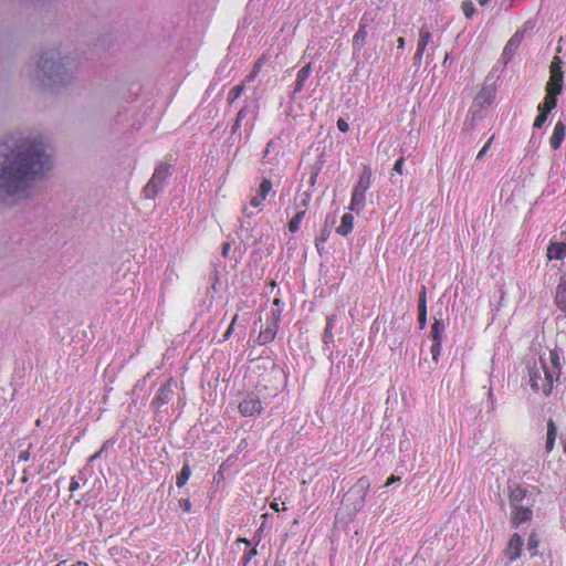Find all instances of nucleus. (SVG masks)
<instances>
[{
	"instance_id": "obj_16",
	"label": "nucleus",
	"mask_w": 566,
	"mask_h": 566,
	"mask_svg": "<svg viewBox=\"0 0 566 566\" xmlns=\"http://www.w3.org/2000/svg\"><path fill=\"white\" fill-rule=\"evenodd\" d=\"M566 125L558 120L554 127L553 134L549 138V144L553 149H558L565 138Z\"/></svg>"
},
{
	"instance_id": "obj_24",
	"label": "nucleus",
	"mask_w": 566,
	"mask_h": 566,
	"mask_svg": "<svg viewBox=\"0 0 566 566\" xmlns=\"http://www.w3.org/2000/svg\"><path fill=\"white\" fill-rule=\"evenodd\" d=\"M558 308L566 313V280H562L556 289L555 296Z\"/></svg>"
},
{
	"instance_id": "obj_25",
	"label": "nucleus",
	"mask_w": 566,
	"mask_h": 566,
	"mask_svg": "<svg viewBox=\"0 0 566 566\" xmlns=\"http://www.w3.org/2000/svg\"><path fill=\"white\" fill-rule=\"evenodd\" d=\"M367 35L368 32L366 27L364 24L359 25V29L353 36V48L355 51H360L364 48Z\"/></svg>"
},
{
	"instance_id": "obj_5",
	"label": "nucleus",
	"mask_w": 566,
	"mask_h": 566,
	"mask_svg": "<svg viewBox=\"0 0 566 566\" xmlns=\"http://www.w3.org/2000/svg\"><path fill=\"white\" fill-rule=\"evenodd\" d=\"M371 186V169L364 167L363 172L359 176L357 185L354 187L349 203V210L360 213L366 203V192Z\"/></svg>"
},
{
	"instance_id": "obj_33",
	"label": "nucleus",
	"mask_w": 566,
	"mask_h": 566,
	"mask_svg": "<svg viewBox=\"0 0 566 566\" xmlns=\"http://www.w3.org/2000/svg\"><path fill=\"white\" fill-rule=\"evenodd\" d=\"M520 40H521V36L516 33L514 34L510 41L506 43L505 48H504V53L505 54H509L513 51H515V49L517 48L518 43H520Z\"/></svg>"
},
{
	"instance_id": "obj_35",
	"label": "nucleus",
	"mask_w": 566,
	"mask_h": 566,
	"mask_svg": "<svg viewBox=\"0 0 566 566\" xmlns=\"http://www.w3.org/2000/svg\"><path fill=\"white\" fill-rule=\"evenodd\" d=\"M547 115H548L547 112H545L543 109H538V115L535 118L533 126L535 128H541L544 125V123L546 122Z\"/></svg>"
},
{
	"instance_id": "obj_8",
	"label": "nucleus",
	"mask_w": 566,
	"mask_h": 566,
	"mask_svg": "<svg viewBox=\"0 0 566 566\" xmlns=\"http://www.w3.org/2000/svg\"><path fill=\"white\" fill-rule=\"evenodd\" d=\"M262 402L258 395L248 394L239 403V411L243 417H255L262 412Z\"/></svg>"
},
{
	"instance_id": "obj_59",
	"label": "nucleus",
	"mask_w": 566,
	"mask_h": 566,
	"mask_svg": "<svg viewBox=\"0 0 566 566\" xmlns=\"http://www.w3.org/2000/svg\"><path fill=\"white\" fill-rule=\"evenodd\" d=\"M273 304L279 306L281 304V300L280 298H274Z\"/></svg>"
},
{
	"instance_id": "obj_9",
	"label": "nucleus",
	"mask_w": 566,
	"mask_h": 566,
	"mask_svg": "<svg viewBox=\"0 0 566 566\" xmlns=\"http://www.w3.org/2000/svg\"><path fill=\"white\" fill-rule=\"evenodd\" d=\"M281 319V311H272L271 313V322L268 324V326L263 329H261L258 340L260 344H268L272 342L277 333L279 329V322Z\"/></svg>"
},
{
	"instance_id": "obj_7",
	"label": "nucleus",
	"mask_w": 566,
	"mask_h": 566,
	"mask_svg": "<svg viewBox=\"0 0 566 566\" xmlns=\"http://www.w3.org/2000/svg\"><path fill=\"white\" fill-rule=\"evenodd\" d=\"M563 61L559 56H554L549 66V80L546 84V91L562 93L564 86V72L562 70Z\"/></svg>"
},
{
	"instance_id": "obj_50",
	"label": "nucleus",
	"mask_w": 566,
	"mask_h": 566,
	"mask_svg": "<svg viewBox=\"0 0 566 566\" xmlns=\"http://www.w3.org/2000/svg\"><path fill=\"white\" fill-rule=\"evenodd\" d=\"M397 44H398V48H399V49H403V48H405V44H406L405 39H403V38H401V36H400V38H398V40H397Z\"/></svg>"
},
{
	"instance_id": "obj_4",
	"label": "nucleus",
	"mask_w": 566,
	"mask_h": 566,
	"mask_svg": "<svg viewBox=\"0 0 566 566\" xmlns=\"http://www.w3.org/2000/svg\"><path fill=\"white\" fill-rule=\"evenodd\" d=\"M258 115L259 103L256 101H245L231 127L232 135H238L240 142L242 139L247 142L254 129Z\"/></svg>"
},
{
	"instance_id": "obj_52",
	"label": "nucleus",
	"mask_w": 566,
	"mask_h": 566,
	"mask_svg": "<svg viewBox=\"0 0 566 566\" xmlns=\"http://www.w3.org/2000/svg\"><path fill=\"white\" fill-rule=\"evenodd\" d=\"M274 142L273 140H270L266 145V149L264 151V156H266L269 153H270V149H272V146H273Z\"/></svg>"
},
{
	"instance_id": "obj_18",
	"label": "nucleus",
	"mask_w": 566,
	"mask_h": 566,
	"mask_svg": "<svg viewBox=\"0 0 566 566\" xmlns=\"http://www.w3.org/2000/svg\"><path fill=\"white\" fill-rule=\"evenodd\" d=\"M566 256V244L563 242H552L547 248V258L549 260H563Z\"/></svg>"
},
{
	"instance_id": "obj_34",
	"label": "nucleus",
	"mask_w": 566,
	"mask_h": 566,
	"mask_svg": "<svg viewBox=\"0 0 566 566\" xmlns=\"http://www.w3.org/2000/svg\"><path fill=\"white\" fill-rule=\"evenodd\" d=\"M261 65H262V64H261V61H258V62L254 64V66H253L252 71L249 73V75H247V77H245V80H244V82H243L244 84H245V83L253 82V81L255 80V77L258 76V74H259V72H260V70H261Z\"/></svg>"
},
{
	"instance_id": "obj_11",
	"label": "nucleus",
	"mask_w": 566,
	"mask_h": 566,
	"mask_svg": "<svg viewBox=\"0 0 566 566\" xmlns=\"http://www.w3.org/2000/svg\"><path fill=\"white\" fill-rule=\"evenodd\" d=\"M174 385H175V382L172 381V379H169L165 385H163L158 389V391L153 400V403L158 407L168 403L174 395V389H172Z\"/></svg>"
},
{
	"instance_id": "obj_46",
	"label": "nucleus",
	"mask_w": 566,
	"mask_h": 566,
	"mask_svg": "<svg viewBox=\"0 0 566 566\" xmlns=\"http://www.w3.org/2000/svg\"><path fill=\"white\" fill-rule=\"evenodd\" d=\"M328 234H329L328 231H326V230L322 231L321 237L317 239V242H316V248L318 250H319L321 243L323 244L327 240Z\"/></svg>"
},
{
	"instance_id": "obj_28",
	"label": "nucleus",
	"mask_w": 566,
	"mask_h": 566,
	"mask_svg": "<svg viewBox=\"0 0 566 566\" xmlns=\"http://www.w3.org/2000/svg\"><path fill=\"white\" fill-rule=\"evenodd\" d=\"M191 470L188 463H185L180 473L177 476L176 484L178 488H182L189 480Z\"/></svg>"
},
{
	"instance_id": "obj_22",
	"label": "nucleus",
	"mask_w": 566,
	"mask_h": 566,
	"mask_svg": "<svg viewBox=\"0 0 566 566\" xmlns=\"http://www.w3.org/2000/svg\"><path fill=\"white\" fill-rule=\"evenodd\" d=\"M354 227V217L350 213L343 214L340 224L337 227L336 232L339 235L346 237L349 234Z\"/></svg>"
},
{
	"instance_id": "obj_47",
	"label": "nucleus",
	"mask_w": 566,
	"mask_h": 566,
	"mask_svg": "<svg viewBox=\"0 0 566 566\" xmlns=\"http://www.w3.org/2000/svg\"><path fill=\"white\" fill-rule=\"evenodd\" d=\"M418 323H419V326L420 328H424L426 327V323H427V314H419L418 313Z\"/></svg>"
},
{
	"instance_id": "obj_45",
	"label": "nucleus",
	"mask_w": 566,
	"mask_h": 566,
	"mask_svg": "<svg viewBox=\"0 0 566 566\" xmlns=\"http://www.w3.org/2000/svg\"><path fill=\"white\" fill-rule=\"evenodd\" d=\"M237 319H238V314H237V315H234V317L232 318V321H231V323H230V326L228 327L227 332L224 333V335H223L224 339H228V338L230 337V335H231V333H232V331H233V326H234V324H235Z\"/></svg>"
},
{
	"instance_id": "obj_42",
	"label": "nucleus",
	"mask_w": 566,
	"mask_h": 566,
	"mask_svg": "<svg viewBox=\"0 0 566 566\" xmlns=\"http://www.w3.org/2000/svg\"><path fill=\"white\" fill-rule=\"evenodd\" d=\"M403 163H405V158H403V156H401L400 158L397 159V161L394 166V171H396L399 175H402L403 174V170H402Z\"/></svg>"
},
{
	"instance_id": "obj_61",
	"label": "nucleus",
	"mask_w": 566,
	"mask_h": 566,
	"mask_svg": "<svg viewBox=\"0 0 566 566\" xmlns=\"http://www.w3.org/2000/svg\"><path fill=\"white\" fill-rule=\"evenodd\" d=\"M55 566H66V562L63 560V562H60L59 564H56Z\"/></svg>"
},
{
	"instance_id": "obj_27",
	"label": "nucleus",
	"mask_w": 566,
	"mask_h": 566,
	"mask_svg": "<svg viewBox=\"0 0 566 566\" xmlns=\"http://www.w3.org/2000/svg\"><path fill=\"white\" fill-rule=\"evenodd\" d=\"M337 321V317L336 315H329L327 317V323H326V327H325V331H324V342L325 343H328V342H332L333 338H334V335H333V328H334V325Z\"/></svg>"
},
{
	"instance_id": "obj_49",
	"label": "nucleus",
	"mask_w": 566,
	"mask_h": 566,
	"mask_svg": "<svg viewBox=\"0 0 566 566\" xmlns=\"http://www.w3.org/2000/svg\"><path fill=\"white\" fill-rule=\"evenodd\" d=\"M399 480H400V478H399V476L391 475V476L387 480V482H386V484H385V485H386V486H388V485H390V484H392V483H395V482H397V481H399Z\"/></svg>"
},
{
	"instance_id": "obj_21",
	"label": "nucleus",
	"mask_w": 566,
	"mask_h": 566,
	"mask_svg": "<svg viewBox=\"0 0 566 566\" xmlns=\"http://www.w3.org/2000/svg\"><path fill=\"white\" fill-rule=\"evenodd\" d=\"M311 64H306L297 72L294 94L300 93L304 88V85L311 75Z\"/></svg>"
},
{
	"instance_id": "obj_12",
	"label": "nucleus",
	"mask_w": 566,
	"mask_h": 566,
	"mask_svg": "<svg viewBox=\"0 0 566 566\" xmlns=\"http://www.w3.org/2000/svg\"><path fill=\"white\" fill-rule=\"evenodd\" d=\"M271 190L272 181L270 179H263L259 186L258 193L250 199V206L252 208H260Z\"/></svg>"
},
{
	"instance_id": "obj_57",
	"label": "nucleus",
	"mask_w": 566,
	"mask_h": 566,
	"mask_svg": "<svg viewBox=\"0 0 566 566\" xmlns=\"http://www.w3.org/2000/svg\"><path fill=\"white\" fill-rule=\"evenodd\" d=\"M478 2L480 6H486L490 2V0H478Z\"/></svg>"
},
{
	"instance_id": "obj_44",
	"label": "nucleus",
	"mask_w": 566,
	"mask_h": 566,
	"mask_svg": "<svg viewBox=\"0 0 566 566\" xmlns=\"http://www.w3.org/2000/svg\"><path fill=\"white\" fill-rule=\"evenodd\" d=\"M337 128L342 132V133H347L349 130V125L348 123L343 119V118H339L337 120Z\"/></svg>"
},
{
	"instance_id": "obj_13",
	"label": "nucleus",
	"mask_w": 566,
	"mask_h": 566,
	"mask_svg": "<svg viewBox=\"0 0 566 566\" xmlns=\"http://www.w3.org/2000/svg\"><path fill=\"white\" fill-rule=\"evenodd\" d=\"M512 524L518 527L521 524L528 522L532 518L533 512L530 507L518 505L512 507Z\"/></svg>"
},
{
	"instance_id": "obj_53",
	"label": "nucleus",
	"mask_w": 566,
	"mask_h": 566,
	"mask_svg": "<svg viewBox=\"0 0 566 566\" xmlns=\"http://www.w3.org/2000/svg\"><path fill=\"white\" fill-rule=\"evenodd\" d=\"M271 509H273L276 512H279L281 510L279 503H276V502L271 503Z\"/></svg>"
},
{
	"instance_id": "obj_19",
	"label": "nucleus",
	"mask_w": 566,
	"mask_h": 566,
	"mask_svg": "<svg viewBox=\"0 0 566 566\" xmlns=\"http://www.w3.org/2000/svg\"><path fill=\"white\" fill-rule=\"evenodd\" d=\"M557 438V426L555 421L551 418L547 421V432H546V442H545V449L549 453L553 451L555 447V441Z\"/></svg>"
},
{
	"instance_id": "obj_56",
	"label": "nucleus",
	"mask_w": 566,
	"mask_h": 566,
	"mask_svg": "<svg viewBox=\"0 0 566 566\" xmlns=\"http://www.w3.org/2000/svg\"><path fill=\"white\" fill-rule=\"evenodd\" d=\"M99 455H101V451L94 453L93 455L90 457V461L96 460Z\"/></svg>"
},
{
	"instance_id": "obj_23",
	"label": "nucleus",
	"mask_w": 566,
	"mask_h": 566,
	"mask_svg": "<svg viewBox=\"0 0 566 566\" xmlns=\"http://www.w3.org/2000/svg\"><path fill=\"white\" fill-rule=\"evenodd\" d=\"M560 93H554L553 91H546V96L544 98V102L538 105L537 109H543L547 113H549L552 109H554L557 105V96Z\"/></svg>"
},
{
	"instance_id": "obj_20",
	"label": "nucleus",
	"mask_w": 566,
	"mask_h": 566,
	"mask_svg": "<svg viewBox=\"0 0 566 566\" xmlns=\"http://www.w3.org/2000/svg\"><path fill=\"white\" fill-rule=\"evenodd\" d=\"M526 496V490L523 489L520 485L511 486L510 494H509V501L511 507L518 506L523 502V500Z\"/></svg>"
},
{
	"instance_id": "obj_3",
	"label": "nucleus",
	"mask_w": 566,
	"mask_h": 566,
	"mask_svg": "<svg viewBox=\"0 0 566 566\" xmlns=\"http://www.w3.org/2000/svg\"><path fill=\"white\" fill-rule=\"evenodd\" d=\"M559 379V370L557 367L548 368V363L543 358L539 365H535L530 369V385L535 392H542L548 396L552 392L554 384Z\"/></svg>"
},
{
	"instance_id": "obj_26",
	"label": "nucleus",
	"mask_w": 566,
	"mask_h": 566,
	"mask_svg": "<svg viewBox=\"0 0 566 566\" xmlns=\"http://www.w3.org/2000/svg\"><path fill=\"white\" fill-rule=\"evenodd\" d=\"M444 331V325L440 319H434V323L431 326V337L433 342H441L442 340V334Z\"/></svg>"
},
{
	"instance_id": "obj_1",
	"label": "nucleus",
	"mask_w": 566,
	"mask_h": 566,
	"mask_svg": "<svg viewBox=\"0 0 566 566\" xmlns=\"http://www.w3.org/2000/svg\"><path fill=\"white\" fill-rule=\"evenodd\" d=\"M48 139L39 132L15 133L0 143V203L28 200L34 185L51 169Z\"/></svg>"
},
{
	"instance_id": "obj_10",
	"label": "nucleus",
	"mask_w": 566,
	"mask_h": 566,
	"mask_svg": "<svg viewBox=\"0 0 566 566\" xmlns=\"http://www.w3.org/2000/svg\"><path fill=\"white\" fill-rule=\"evenodd\" d=\"M432 40V33L427 27H422L419 31V41L417 51L413 57L415 66L419 67L422 61L423 53L426 51L427 45Z\"/></svg>"
},
{
	"instance_id": "obj_31",
	"label": "nucleus",
	"mask_w": 566,
	"mask_h": 566,
	"mask_svg": "<svg viewBox=\"0 0 566 566\" xmlns=\"http://www.w3.org/2000/svg\"><path fill=\"white\" fill-rule=\"evenodd\" d=\"M539 539L535 533H532L528 537L527 542V551L531 553V556L537 555Z\"/></svg>"
},
{
	"instance_id": "obj_39",
	"label": "nucleus",
	"mask_w": 566,
	"mask_h": 566,
	"mask_svg": "<svg viewBox=\"0 0 566 566\" xmlns=\"http://www.w3.org/2000/svg\"><path fill=\"white\" fill-rule=\"evenodd\" d=\"M80 480H82V472H80V474L77 476H73L71 479L70 486H69V490L71 492H75L76 490L80 489Z\"/></svg>"
},
{
	"instance_id": "obj_60",
	"label": "nucleus",
	"mask_w": 566,
	"mask_h": 566,
	"mask_svg": "<svg viewBox=\"0 0 566 566\" xmlns=\"http://www.w3.org/2000/svg\"><path fill=\"white\" fill-rule=\"evenodd\" d=\"M239 541L244 543V544H247V545H250V542L248 539H245V538H240Z\"/></svg>"
},
{
	"instance_id": "obj_32",
	"label": "nucleus",
	"mask_w": 566,
	"mask_h": 566,
	"mask_svg": "<svg viewBox=\"0 0 566 566\" xmlns=\"http://www.w3.org/2000/svg\"><path fill=\"white\" fill-rule=\"evenodd\" d=\"M305 214H302V212H296L295 216L290 220L289 222V230L292 233H295L300 229L301 221Z\"/></svg>"
},
{
	"instance_id": "obj_62",
	"label": "nucleus",
	"mask_w": 566,
	"mask_h": 566,
	"mask_svg": "<svg viewBox=\"0 0 566 566\" xmlns=\"http://www.w3.org/2000/svg\"><path fill=\"white\" fill-rule=\"evenodd\" d=\"M564 452L566 453V440L564 441Z\"/></svg>"
},
{
	"instance_id": "obj_54",
	"label": "nucleus",
	"mask_w": 566,
	"mask_h": 566,
	"mask_svg": "<svg viewBox=\"0 0 566 566\" xmlns=\"http://www.w3.org/2000/svg\"><path fill=\"white\" fill-rule=\"evenodd\" d=\"M488 396H489V399L491 400V403H492V407H493L494 406V396H493V391L491 389L489 390Z\"/></svg>"
},
{
	"instance_id": "obj_6",
	"label": "nucleus",
	"mask_w": 566,
	"mask_h": 566,
	"mask_svg": "<svg viewBox=\"0 0 566 566\" xmlns=\"http://www.w3.org/2000/svg\"><path fill=\"white\" fill-rule=\"evenodd\" d=\"M170 175V165L159 163L153 172V176L143 189L144 197L153 200L164 189L166 181Z\"/></svg>"
},
{
	"instance_id": "obj_14",
	"label": "nucleus",
	"mask_w": 566,
	"mask_h": 566,
	"mask_svg": "<svg viewBox=\"0 0 566 566\" xmlns=\"http://www.w3.org/2000/svg\"><path fill=\"white\" fill-rule=\"evenodd\" d=\"M495 87L493 86H483L478 93L474 103L480 107L489 106L493 103L495 98Z\"/></svg>"
},
{
	"instance_id": "obj_17",
	"label": "nucleus",
	"mask_w": 566,
	"mask_h": 566,
	"mask_svg": "<svg viewBox=\"0 0 566 566\" xmlns=\"http://www.w3.org/2000/svg\"><path fill=\"white\" fill-rule=\"evenodd\" d=\"M312 195L310 191H303L296 193L294 198V208L296 212H302V214H306L308 205L311 202Z\"/></svg>"
},
{
	"instance_id": "obj_38",
	"label": "nucleus",
	"mask_w": 566,
	"mask_h": 566,
	"mask_svg": "<svg viewBox=\"0 0 566 566\" xmlns=\"http://www.w3.org/2000/svg\"><path fill=\"white\" fill-rule=\"evenodd\" d=\"M557 367V369L560 371V364H559V357L557 353L551 352L549 354V364L548 368Z\"/></svg>"
},
{
	"instance_id": "obj_51",
	"label": "nucleus",
	"mask_w": 566,
	"mask_h": 566,
	"mask_svg": "<svg viewBox=\"0 0 566 566\" xmlns=\"http://www.w3.org/2000/svg\"><path fill=\"white\" fill-rule=\"evenodd\" d=\"M274 142L273 140H270L266 145V149L264 151V156H266L269 153H270V149H272V146H273Z\"/></svg>"
},
{
	"instance_id": "obj_48",
	"label": "nucleus",
	"mask_w": 566,
	"mask_h": 566,
	"mask_svg": "<svg viewBox=\"0 0 566 566\" xmlns=\"http://www.w3.org/2000/svg\"><path fill=\"white\" fill-rule=\"evenodd\" d=\"M229 251H230V243L229 242L223 243V245H222V255L227 256Z\"/></svg>"
},
{
	"instance_id": "obj_37",
	"label": "nucleus",
	"mask_w": 566,
	"mask_h": 566,
	"mask_svg": "<svg viewBox=\"0 0 566 566\" xmlns=\"http://www.w3.org/2000/svg\"><path fill=\"white\" fill-rule=\"evenodd\" d=\"M441 354V342H433L431 346L432 359L437 363Z\"/></svg>"
},
{
	"instance_id": "obj_41",
	"label": "nucleus",
	"mask_w": 566,
	"mask_h": 566,
	"mask_svg": "<svg viewBox=\"0 0 566 566\" xmlns=\"http://www.w3.org/2000/svg\"><path fill=\"white\" fill-rule=\"evenodd\" d=\"M493 142V136L488 140V143L483 146V148L479 151L476 159L482 160L484 156L486 155L488 150L490 149V146Z\"/></svg>"
},
{
	"instance_id": "obj_55",
	"label": "nucleus",
	"mask_w": 566,
	"mask_h": 566,
	"mask_svg": "<svg viewBox=\"0 0 566 566\" xmlns=\"http://www.w3.org/2000/svg\"><path fill=\"white\" fill-rule=\"evenodd\" d=\"M66 566H88V565H87V563H85V562H76V563H74V564H72V565H67V564H66Z\"/></svg>"
},
{
	"instance_id": "obj_2",
	"label": "nucleus",
	"mask_w": 566,
	"mask_h": 566,
	"mask_svg": "<svg viewBox=\"0 0 566 566\" xmlns=\"http://www.w3.org/2000/svg\"><path fill=\"white\" fill-rule=\"evenodd\" d=\"M30 77L34 85L51 93H59L75 83L76 72L67 59L49 52L40 57Z\"/></svg>"
},
{
	"instance_id": "obj_29",
	"label": "nucleus",
	"mask_w": 566,
	"mask_h": 566,
	"mask_svg": "<svg viewBox=\"0 0 566 566\" xmlns=\"http://www.w3.org/2000/svg\"><path fill=\"white\" fill-rule=\"evenodd\" d=\"M244 88V83L233 86L228 94V102L232 104L234 101H237L243 93Z\"/></svg>"
},
{
	"instance_id": "obj_43",
	"label": "nucleus",
	"mask_w": 566,
	"mask_h": 566,
	"mask_svg": "<svg viewBox=\"0 0 566 566\" xmlns=\"http://www.w3.org/2000/svg\"><path fill=\"white\" fill-rule=\"evenodd\" d=\"M179 507L185 512H190L191 510V502L189 499H181L179 501Z\"/></svg>"
},
{
	"instance_id": "obj_15",
	"label": "nucleus",
	"mask_w": 566,
	"mask_h": 566,
	"mask_svg": "<svg viewBox=\"0 0 566 566\" xmlns=\"http://www.w3.org/2000/svg\"><path fill=\"white\" fill-rule=\"evenodd\" d=\"M523 539L518 534H513L507 544V555L511 560L517 559L522 554Z\"/></svg>"
},
{
	"instance_id": "obj_58",
	"label": "nucleus",
	"mask_w": 566,
	"mask_h": 566,
	"mask_svg": "<svg viewBox=\"0 0 566 566\" xmlns=\"http://www.w3.org/2000/svg\"><path fill=\"white\" fill-rule=\"evenodd\" d=\"M243 212L247 213L248 217H251L253 214L252 212H248V207L243 208Z\"/></svg>"
},
{
	"instance_id": "obj_30",
	"label": "nucleus",
	"mask_w": 566,
	"mask_h": 566,
	"mask_svg": "<svg viewBox=\"0 0 566 566\" xmlns=\"http://www.w3.org/2000/svg\"><path fill=\"white\" fill-rule=\"evenodd\" d=\"M418 313L427 314V291L426 286L421 287L419 300H418Z\"/></svg>"
},
{
	"instance_id": "obj_36",
	"label": "nucleus",
	"mask_w": 566,
	"mask_h": 566,
	"mask_svg": "<svg viewBox=\"0 0 566 566\" xmlns=\"http://www.w3.org/2000/svg\"><path fill=\"white\" fill-rule=\"evenodd\" d=\"M462 10L464 15L469 19L472 18L475 12V8L471 1H464L462 3Z\"/></svg>"
},
{
	"instance_id": "obj_40",
	"label": "nucleus",
	"mask_w": 566,
	"mask_h": 566,
	"mask_svg": "<svg viewBox=\"0 0 566 566\" xmlns=\"http://www.w3.org/2000/svg\"><path fill=\"white\" fill-rule=\"evenodd\" d=\"M256 549L255 548H252V549H249L248 552H245L242 556V564L243 566H247L250 560L256 555Z\"/></svg>"
}]
</instances>
